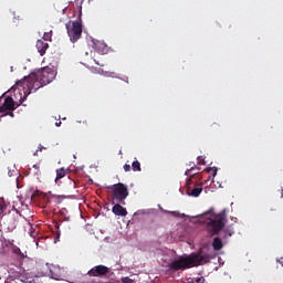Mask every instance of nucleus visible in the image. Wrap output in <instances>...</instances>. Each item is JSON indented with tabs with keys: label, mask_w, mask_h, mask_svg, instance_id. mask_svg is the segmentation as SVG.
Here are the masks:
<instances>
[{
	"label": "nucleus",
	"mask_w": 283,
	"mask_h": 283,
	"mask_svg": "<svg viewBox=\"0 0 283 283\" xmlns=\"http://www.w3.org/2000/svg\"><path fill=\"white\" fill-rule=\"evenodd\" d=\"M206 171H207V174H211V176H213V178H216V176H218V168H216V167L207 168Z\"/></svg>",
	"instance_id": "obj_14"
},
{
	"label": "nucleus",
	"mask_w": 283,
	"mask_h": 283,
	"mask_svg": "<svg viewBox=\"0 0 283 283\" xmlns=\"http://www.w3.org/2000/svg\"><path fill=\"white\" fill-rule=\"evenodd\" d=\"M193 169H196V167H191L190 169L186 170V176H191V171H193Z\"/></svg>",
	"instance_id": "obj_18"
},
{
	"label": "nucleus",
	"mask_w": 283,
	"mask_h": 283,
	"mask_svg": "<svg viewBox=\"0 0 283 283\" xmlns=\"http://www.w3.org/2000/svg\"><path fill=\"white\" fill-rule=\"evenodd\" d=\"M206 216H209V218L206 220L208 231H210V233L213 235H218L227 224V210L223 209L219 213H213V209H210L208 212H206Z\"/></svg>",
	"instance_id": "obj_3"
},
{
	"label": "nucleus",
	"mask_w": 283,
	"mask_h": 283,
	"mask_svg": "<svg viewBox=\"0 0 283 283\" xmlns=\"http://www.w3.org/2000/svg\"><path fill=\"white\" fill-rule=\"evenodd\" d=\"M8 175L10 176V178H12V176H14V174H12V171L9 170Z\"/></svg>",
	"instance_id": "obj_24"
},
{
	"label": "nucleus",
	"mask_w": 283,
	"mask_h": 283,
	"mask_svg": "<svg viewBox=\"0 0 283 283\" xmlns=\"http://www.w3.org/2000/svg\"><path fill=\"white\" fill-rule=\"evenodd\" d=\"M43 39L44 41H52V31L45 32Z\"/></svg>",
	"instance_id": "obj_15"
},
{
	"label": "nucleus",
	"mask_w": 283,
	"mask_h": 283,
	"mask_svg": "<svg viewBox=\"0 0 283 283\" xmlns=\"http://www.w3.org/2000/svg\"><path fill=\"white\" fill-rule=\"evenodd\" d=\"M122 283H134V280L129 279V276L122 277Z\"/></svg>",
	"instance_id": "obj_16"
},
{
	"label": "nucleus",
	"mask_w": 283,
	"mask_h": 283,
	"mask_svg": "<svg viewBox=\"0 0 283 283\" xmlns=\"http://www.w3.org/2000/svg\"><path fill=\"white\" fill-rule=\"evenodd\" d=\"M187 193L192 198H198L202 193V186H197L192 190L190 188L187 189Z\"/></svg>",
	"instance_id": "obj_10"
},
{
	"label": "nucleus",
	"mask_w": 283,
	"mask_h": 283,
	"mask_svg": "<svg viewBox=\"0 0 283 283\" xmlns=\"http://www.w3.org/2000/svg\"><path fill=\"white\" fill-rule=\"evenodd\" d=\"M36 154H39V150H36V151L33 154V156H36Z\"/></svg>",
	"instance_id": "obj_27"
},
{
	"label": "nucleus",
	"mask_w": 283,
	"mask_h": 283,
	"mask_svg": "<svg viewBox=\"0 0 283 283\" xmlns=\"http://www.w3.org/2000/svg\"><path fill=\"white\" fill-rule=\"evenodd\" d=\"M66 32L69 34L70 41L76 43L81 36H83V24L81 21H70L65 24Z\"/></svg>",
	"instance_id": "obj_5"
},
{
	"label": "nucleus",
	"mask_w": 283,
	"mask_h": 283,
	"mask_svg": "<svg viewBox=\"0 0 283 283\" xmlns=\"http://www.w3.org/2000/svg\"><path fill=\"white\" fill-rule=\"evenodd\" d=\"M124 171H132V166L129 164H125Z\"/></svg>",
	"instance_id": "obj_17"
},
{
	"label": "nucleus",
	"mask_w": 283,
	"mask_h": 283,
	"mask_svg": "<svg viewBox=\"0 0 283 283\" xmlns=\"http://www.w3.org/2000/svg\"><path fill=\"white\" fill-rule=\"evenodd\" d=\"M172 214H176V212H171Z\"/></svg>",
	"instance_id": "obj_30"
},
{
	"label": "nucleus",
	"mask_w": 283,
	"mask_h": 283,
	"mask_svg": "<svg viewBox=\"0 0 283 283\" xmlns=\"http://www.w3.org/2000/svg\"><path fill=\"white\" fill-rule=\"evenodd\" d=\"M112 212L115 216H120L122 218H125V216H127V209H125L123 206H120L119 202H117L113 208H112Z\"/></svg>",
	"instance_id": "obj_9"
},
{
	"label": "nucleus",
	"mask_w": 283,
	"mask_h": 283,
	"mask_svg": "<svg viewBox=\"0 0 283 283\" xmlns=\"http://www.w3.org/2000/svg\"><path fill=\"white\" fill-rule=\"evenodd\" d=\"M94 62L96 63V65H99V67H105V63H101V62H98L96 60H94Z\"/></svg>",
	"instance_id": "obj_21"
},
{
	"label": "nucleus",
	"mask_w": 283,
	"mask_h": 283,
	"mask_svg": "<svg viewBox=\"0 0 283 283\" xmlns=\"http://www.w3.org/2000/svg\"><path fill=\"white\" fill-rule=\"evenodd\" d=\"M211 255L199 251L197 253H191L187 256H179L177 260L169 264L170 271H185L191 269L192 266H200L202 264L209 263Z\"/></svg>",
	"instance_id": "obj_2"
},
{
	"label": "nucleus",
	"mask_w": 283,
	"mask_h": 283,
	"mask_svg": "<svg viewBox=\"0 0 283 283\" xmlns=\"http://www.w3.org/2000/svg\"><path fill=\"white\" fill-rule=\"evenodd\" d=\"M56 127H61V122L55 123Z\"/></svg>",
	"instance_id": "obj_25"
},
{
	"label": "nucleus",
	"mask_w": 283,
	"mask_h": 283,
	"mask_svg": "<svg viewBox=\"0 0 283 283\" xmlns=\"http://www.w3.org/2000/svg\"><path fill=\"white\" fill-rule=\"evenodd\" d=\"M281 198H283V189L281 190Z\"/></svg>",
	"instance_id": "obj_28"
},
{
	"label": "nucleus",
	"mask_w": 283,
	"mask_h": 283,
	"mask_svg": "<svg viewBox=\"0 0 283 283\" xmlns=\"http://www.w3.org/2000/svg\"><path fill=\"white\" fill-rule=\"evenodd\" d=\"M109 273V268L105 265H96L88 271L90 277H101L103 275H107Z\"/></svg>",
	"instance_id": "obj_7"
},
{
	"label": "nucleus",
	"mask_w": 283,
	"mask_h": 283,
	"mask_svg": "<svg viewBox=\"0 0 283 283\" xmlns=\"http://www.w3.org/2000/svg\"><path fill=\"white\" fill-rule=\"evenodd\" d=\"M276 262H279V264H280L281 266H283V256L280 258L279 260H276Z\"/></svg>",
	"instance_id": "obj_23"
},
{
	"label": "nucleus",
	"mask_w": 283,
	"mask_h": 283,
	"mask_svg": "<svg viewBox=\"0 0 283 283\" xmlns=\"http://www.w3.org/2000/svg\"><path fill=\"white\" fill-rule=\"evenodd\" d=\"M107 189H109L113 195V205L114 200L119 202V205H125V200H127V197L129 196V189L125 184L118 182L112 186H107Z\"/></svg>",
	"instance_id": "obj_4"
},
{
	"label": "nucleus",
	"mask_w": 283,
	"mask_h": 283,
	"mask_svg": "<svg viewBox=\"0 0 283 283\" xmlns=\"http://www.w3.org/2000/svg\"><path fill=\"white\" fill-rule=\"evenodd\" d=\"M13 253H15V255H21V249L19 248L13 249Z\"/></svg>",
	"instance_id": "obj_20"
},
{
	"label": "nucleus",
	"mask_w": 283,
	"mask_h": 283,
	"mask_svg": "<svg viewBox=\"0 0 283 283\" xmlns=\"http://www.w3.org/2000/svg\"><path fill=\"white\" fill-rule=\"evenodd\" d=\"M39 151H43V146H39Z\"/></svg>",
	"instance_id": "obj_26"
},
{
	"label": "nucleus",
	"mask_w": 283,
	"mask_h": 283,
	"mask_svg": "<svg viewBox=\"0 0 283 283\" xmlns=\"http://www.w3.org/2000/svg\"><path fill=\"white\" fill-rule=\"evenodd\" d=\"M132 168H133V171H142L140 161L138 160L133 161Z\"/></svg>",
	"instance_id": "obj_13"
},
{
	"label": "nucleus",
	"mask_w": 283,
	"mask_h": 283,
	"mask_svg": "<svg viewBox=\"0 0 283 283\" xmlns=\"http://www.w3.org/2000/svg\"><path fill=\"white\" fill-rule=\"evenodd\" d=\"M33 167H34V169H39V167H36V165H34Z\"/></svg>",
	"instance_id": "obj_29"
},
{
	"label": "nucleus",
	"mask_w": 283,
	"mask_h": 283,
	"mask_svg": "<svg viewBox=\"0 0 283 283\" xmlns=\"http://www.w3.org/2000/svg\"><path fill=\"white\" fill-rule=\"evenodd\" d=\"M18 218L19 216L17 213L9 212L0 218V222H3L8 231H14L17 229V224H19Z\"/></svg>",
	"instance_id": "obj_6"
},
{
	"label": "nucleus",
	"mask_w": 283,
	"mask_h": 283,
	"mask_svg": "<svg viewBox=\"0 0 283 283\" xmlns=\"http://www.w3.org/2000/svg\"><path fill=\"white\" fill-rule=\"evenodd\" d=\"M224 245L222 244V239H220L219 237L214 238L212 241V248L214 251H221V249Z\"/></svg>",
	"instance_id": "obj_11"
},
{
	"label": "nucleus",
	"mask_w": 283,
	"mask_h": 283,
	"mask_svg": "<svg viewBox=\"0 0 283 283\" xmlns=\"http://www.w3.org/2000/svg\"><path fill=\"white\" fill-rule=\"evenodd\" d=\"M56 74L52 69L44 67L31 73L29 76L20 80L15 83L17 87H22L23 97L20 98L21 103L32 94V92H36L44 87V85H49L52 83V80L55 78Z\"/></svg>",
	"instance_id": "obj_1"
},
{
	"label": "nucleus",
	"mask_w": 283,
	"mask_h": 283,
	"mask_svg": "<svg viewBox=\"0 0 283 283\" xmlns=\"http://www.w3.org/2000/svg\"><path fill=\"white\" fill-rule=\"evenodd\" d=\"M197 283H205V276H200L196 279Z\"/></svg>",
	"instance_id": "obj_19"
},
{
	"label": "nucleus",
	"mask_w": 283,
	"mask_h": 283,
	"mask_svg": "<svg viewBox=\"0 0 283 283\" xmlns=\"http://www.w3.org/2000/svg\"><path fill=\"white\" fill-rule=\"evenodd\" d=\"M65 168H60L56 170V178L55 180H61V178H65Z\"/></svg>",
	"instance_id": "obj_12"
},
{
	"label": "nucleus",
	"mask_w": 283,
	"mask_h": 283,
	"mask_svg": "<svg viewBox=\"0 0 283 283\" xmlns=\"http://www.w3.org/2000/svg\"><path fill=\"white\" fill-rule=\"evenodd\" d=\"M35 48H36L40 56H44L45 52H48V48H50V44H48V42H45L44 40H38Z\"/></svg>",
	"instance_id": "obj_8"
},
{
	"label": "nucleus",
	"mask_w": 283,
	"mask_h": 283,
	"mask_svg": "<svg viewBox=\"0 0 283 283\" xmlns=\"http://www.w3.org/2000/svg\"><path fill=\"white\" fill-rule=\"evenodd\" d=\"M198 160H199V165H205V159H202V157H198Z\"/></svg>",
	"instance_id": "obj_22"
}]
</instances>
